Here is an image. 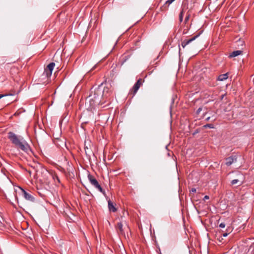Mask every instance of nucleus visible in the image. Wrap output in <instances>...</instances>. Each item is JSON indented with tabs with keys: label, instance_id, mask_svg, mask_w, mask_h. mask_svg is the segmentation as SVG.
I'll return each instance as SVG.
<instances>
[{
	"label": "nucleus",
	"instance_id": "nucleus-6",
	"mask_svg": "<svg viewBox=\"0 0 254 254\" xmlns=\"http://www.w3.org/2000/svg\"><path fill=\"white\" fill-rule=\"evenodd\" d=\"M21 190L24 197L27 200L30 201L31 202H34L35 201V198L30 193L26 192L22 188H20Z\"/></svg>",
	"mask_w": 254,
	"mask_h": 254
},
{
	"label": "nucleus",
	"instance_id": "nucleus-28",
	"mask_svg": "<svg viewBox=\"0 0 254 254\" xmlns=\"http://www.w3.org/2000/svg\"><path fill=\"white\" fill-rule=\"evenodd\" d=\"M96 65H94V66L91 69V70H93L95 67Z\"/></svg>",
	"mask_w": 254,
	"mask_h": 254
},
{
	"label": "nucleus",
	"instance_id": "nucleus-14",
	"mask_svg": "<svg viewBox=\"0 0 254 254\" xmlns=\"http://www.w3.org/2000/svg\"><path fill=\"white\" fill-rule=\"evenodd\" d=\"M84 149L86 154L87 155H90V153L91 152L90 149L87 146H85Z\"/></svg>",
	"mask_w": 254,
	"mask_h": 254
},
{
	"label": "nucleus",
	"instance_id": "nucleus-27",
	"mask_svg": "<svg viewBox=\"0 0 254 254\" xmlns=\"http://www.w3.org/2000/svg\"><path fill=\"white\" fill-rule=\"evenodd\" d=\"M209 119H210V117H209L207 118L206 119V121H209Z\"/></svg>",
	"mask_w": 254,
	"mask_h": 254
},
{
	"label": "nucleus",
	"instance_id": "nucleus-1",
	"mask_svg": "<svg viewBox=\"0 0 254 254\" xmlns=\"http://www.w3.org/2000/svg\"><path fill=\"white\" fill-rule=\"evenodd\" d=\"M8 138L17 148L26 153L31 151L30 146L22 136H18L13 132H9L8 133Z\"/></svg>",
	"mask_w": 254,
	"mask_h": 254
},
{
	"label": "nucleus",
	"instance_id": "nucleus-16",
	"mask_svg": "<svg viewBox=\"0 0 254 254\" xmlns=\"http://www.w3.org/2000/svg\"><path fill=\"white\" fill-rule=\"evenodd\" d=\"M236 42L237 43L238 46H243L245 43L243 40H242L240 39L239 40L237 41Z\"/></svg>",
	"mask_w": 254,
	"mask_h": 254
},
{
	"label": "nucleus",
	"instance_id": "nucleus-3",
	"mask_svg": "<svg viewBox=\"0 0 254 254\" xmlns=\"http://www.w3.org/2000/svg\"><path fill=\"white\" fill-rule=\"evenodd\" d=\"M143 81L144 80L141 78H139L137 82L133 85L132 88L130 90L129 94L132 95V97L134 96L142 85Z\"/></svg>",
	"mask_w": 254,
	"mask_h": 254
},
{
	"label": "nucleus",
	"instance_id": "nucleus-12",
	"mask_svg": "<svg viewBox=\"0 0 254 254\" xmlns=\"http://www.w3.org/2000/svg\"><path fill=\"white\" fill-rule=\"evenodd\" d=\"M228 73H226L225 74L220 75L218 77L217 80H219V81H223L224 80L227 79L228 78Z\"/></svg>",
	"mask_w": 254,
	"mask_h": 254
},
{
	"label": "nucleus",
	"instance_id": "nucleus-26",
	"mask_svg": "<svg viewBox=\"0 0 254 254\" xmlns=\"http://www.w3.org/2000/svg\"><path fill=\"white\" fill-rule=\"evenodd\" d=\"M228 233H224V234H223V237H227V236H228Z\"/></svg>",
	"mask_w": 254,
	"mask_h": 254
},
{
	"label": "nucleus",
	"instance_id": "nucleus-10",
	"mask_svg": "<svg viewBox=\"0 0 254 254\" xmlns=\"http://www.w3.org/2000/svg\"><path fill=\"white\" fill-rule=\"evenodd\" d=\"M243 51L241 50H237L233 51L229 56L230 58H233L237 57L241 54H242Z\"/></svg>",
	"mask_w": 254,
	"mask_h": 254
},
{
	"label": "nucleus",
	"instance_id": "nucleus-4",
	"mask_svg": "<svg viewBox=\"0 0 254 254\" xmlns=\"http://www.w3.org/2000/svg\"><path fill=\"white\" fill-rule=\"evenodd\" d=\"M200 34V33L197 34L196 35L192 37L191 38L189 39V40H184L183 41H182L181 43V46L183 47V48H185L187 46H188L187 48L188 49H190L191 48L190 45L193 41H194Z\"/></svg>",
	"mask_w": 254,
	"mask_h": 254
},
{
	"label": "nucleus",
	"instance_id": "nucleus-13",
	"mask_svg": "<svg viewBox=\"0 0 254 254\" xmlns=\"http://www.w3.org/2000/svg\"><path fill=\"white\" fill-rule=\"evenodd\" d=\"M174 0H167L164 5V6L168 7L171 3H172Z\"/></svg>",
	"mask_w": 254,
	"mask_h": 254
},
{
	"label": "nucleus",
	"instance_id": "nucleus-5",
	"mask_svg": "<svg viewBox=\"0 0 254 254\" xmlns=\"http://www.w3.org/2000/svg\"><path fill=\"white\" fill-rule=\"evenodd\" d=\"M55 65V64L53 62L49 64L46 68H45L44 72L43 73V75H45L47 77H49L51 76L53 70Z\"/></svg>",
	"mask_w": 254,
	"mask_h": 254
},
{
	"label": "nucleus",
	"instance_id": "nucleus-8",
	"mask_svg": "<svg viewBox=\"0 0 254 254\" xmlns=\"http://www.w3.org/2000/svg\"><path fill=\"white\" fill-rule=\"evenodd\" d=\"M108 208L110 211H112L115 212L117 211V208L114 205L113 202L111 201V200H109L108 201Z\"/></svg>",
	"mask_w": 254,
	"mask_h": 254
},
{
	"label": "nucleus",
	"instance_id": "nucleus-22",
	"mask_svg": "<svg viewBox=\"0 0 254 254\" xmlns=\"http://www.w3.org/2000/svg\"><path fill=\"white\" fill-rule=\"evenodd\" d=\"M217 240L219 241V242L221 243L223 240V238L222 236L219 237L217 238Z\"/></svg>",
	"mask_w": 254,
	"mask_h": 254
},
{
	"label": "nucleus",
	"instance_id": "nucleus-18",
	"mask_svg": "<svg viewBox=\"0 0 254 254\" xmlns=\"http://www.w3.org/2000/svg\"><path fill=\"white\" fill-rule=\"evenodd\" d=\"M190 14H187V15H186V17H185V23H187V22L188 21V20H189L190 19Z\"/></svg>",
	"mask_w": 254,
	"mask_h": 254
},
{
	"label": "nucleus",
	"instance_id": "nucleus-30",
	"mask_svg": "<svg viewBox=\"0 0 254 254\" xmlns=\"http://www.w3.org/2000/svg\"><path fill=\"white\" fill-rule=\"evenodd\" d=\"M224 95H222V99L223 98Z\"/></svg>",
	"mask_w": 254,
	"mask_h": 254
},
{
	"label": "nucleus",
	"instance_id": "nucleus-20",
	"mask_svg": "<svg viewBox=\"0 0 254 254\" xmlns=\"http://www.w3.org/2000/svg\"><path fill=\"white\" fill-rule=\"evenodd\" d=\"M219 227H220L221 228H224L225 227V224L224 223H221L219 224Z\"/></svg>",
	"mask_w": 254,
	"mask_h": 254
},
{
	"label": "nucleus",
	"instance_id": "nucleus-11",
	"mask_svg": "<svg viewBox=\"0 0 254 254\" xmlns=\"http://www.w3.org/2000/svg\"><path fill=\"white\" fill-rule=\"evenodd\" d=\"M123 225L121 222L118 223L117 224V229L119 233L123 234L124 230H123Z\"/></svg>",
	"mask_w": 254,
	"mask_h": 254
},
{
	"label": "nucleus",
	"instance_id": "nucleus-19",
	"mask_svg": "<svg viewBox=\"0 0 254 254\" xmlns=\"http://www.w3.org/2000/svg\"><path fill=\"white\" fill-rule=\"evenodd\" d=\"M202 110V107H199L196 111V114L198 115L200 112Z\"/></svg>",
	"mask_w": 254,
	"mask_h": 254
},
{
	"label": "nucleus",
	"instance_id": "nucleus-9",
	"mask_svg": "<svg viewBox=\"0 0 254 254\" xmlns=\"http://www.w3.org/2000/svg\"><path fill=\"white\" fill-rule=\"evenodd\" d=\"M187 8H186L185 6H182V10L179 14V21L180 22H182L183 20L184 17V13L186 10Z\"/></svg>",
	"mask_w": 254,
	"mask_h": 254
},
{
	"label": "nucleus",
	"instance_id": "nucleus-2",
	"mask_svg": "<svg viewBox=\"0 0 254 254\" xmlns=\"http://www.w3.org/2000/svg\"><path fill=\"white\" fill-rule=\"evenodd\" d=\"M88 179L91 183L96 189H98L104 195H105V191L102 188L97 180L90 174L88 175Z\"/></svg>",
	"mask_w": 254,
	"mask_h": 254
},
{
	"label": "nucleus",
	"instance_id": "nucleus-21",
	"mask_svg": "<svg viewBox=\"0 0 254 254\" xmlns=\"http://www.w3.org/2000/svg\"><path fill=\"white\" fill-rule=\"evenodd\" d=\"M8 95L12 96V95H13V94H0V99L1 98L3 97H4V96H8Z\"/></svg>",
	"mask_w": 254,
	"mask_h": 254
},
{
	"label": "nucleus",
	"instance_id": "nucleus-25",
	"mask_svg": "<svg viewBox=\"0 0 254 254\" xmlns=\"http://www.w3.org/2000/svg\"><path fill=\"white\" fill-rule=\"evenodd\" d=\"M199 132V130L198 129H197L193 133V135H195V134Z\"/></svg>",
	"mask_w": 254,
	"mask_h": 254
},
{
	"label": "nucleus",
	"instance_id": "nucleus-15",
	"mask_svg": "<svg viewBox=\"0 0 254 254\" xmlns=\"http://www.w3.org/2000/svg\"><path fill=\"white\" fill-rule=\"evenodd\" d=\"M203 127L204 128H207V127H209V128H214L213 125L211 124H206L205 125H204Z\"/></svg>",
	"mask_w": 254,
	"mask_h": 254
},
{
	"label": "nucleus",
	"instance_id": "nucleus-24",
	"mask_svg": "<svg viewBox=\"0 0 254 254\" xmlns=\"http://www.w3.org/2000/svg\"><path fill=\"white\" fill-rule=\"evenodd\" d=\"M209 196L208 195H205L204 197V198H203V200H205L206 199H209Z\"/></svg>",
	"mask_w": 254,
	"mask_h": 254
},
{
	"label": "nucleus",
	"instance_id": "nucleus-17",
	"mask_svg": "<svg viewBox=\"0 0 254 254\" xmlns=\"http://www.w3.org/2000/svg\"><path fill=\"white\" fill-rule=\"evenodd\" d=\"M239 182V180L238 179H234L231 181V183L232 185H234L237 184Z\"/></svg>",
	"mask_w": 254,
	"mask_h": 254
},
{
	"label": "nucleus",
	"instance_id": "nucleus-7",
	"mask_svg": "<svg viewBox=\"0 0 254 254\" xmlns=\"http://www.w3.org/2000/svg\"><path fill=\"white\" fill-rule=\"evenodd\" d=\"M237 161V157L236 156H230L226 159L225 164L227 166H230L233 163Z\"/></svg>",
	"mask_w": 254,
	"mask_h": 254
},
{
	"label": "nucleus",
	"instance_id": "nucleus-29",
	"mask_svg": "<svg viewBox=\"0 0 254 254\" xmlns=\"http://www.w3.org/2000/svg\"><path fill=\"white\" fill-rule=\"evenodd\" d=\"M180 52H181V49H180V48H179V53H180Z\"/></svg>",
	"mask_w": 254,
	"mask_h": 254
},
{
	"label": "nucleus",
	"instance_id": "nucleus-23",
	"mask_svg": "<svg viewBox=\"0 0 254 254\" xmlns=\"http://www.w3.org/2000/svg\"><path fill=\"white\" fill-rule=\"evenodd\" d=\"M196 192V189L195 188H192L191 189V190H190V192L191 193V192Z\"/></svg>",
	"mask_w": 254,
	"mask_h": 254
}]
</instances>
